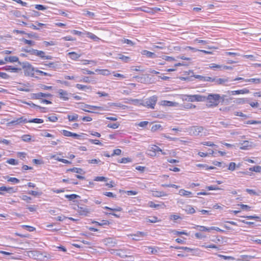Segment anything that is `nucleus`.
<instances>
[{
	"instance_id": "21",
	"label": "nucleus",
	"mask_w": 261,
	"mask_h": 261,
	"mask_svg": "<svg viewBox=\"0 0 261 261\" xmlns=\"http://www.w3.org/2000/svg\"><path fill=\"white\" fill-rule=\"evenodd\" d=\"M151 8L147 7L146 6H143L141 7H138L135 9L136 11H141L147 13L153 14V12L151 11Z\"/></svg>"
},
{
	"instance_id": "22",
	"label": "nucleus",
	"mask_w": 261,
	"mask_h": 261,
	"mask_svg": "<svg viewBox=\"0 0 261 261\" xmlns=\"http://www.w3.org/2000/svg\"><path fill=\"white\" fill-rule=\"evenodd\" d=\"M185 49H190L193 51H200V52L203 53V54H206V55H212L213 54V51H208V50H199V49H197L196 48L191 47V46H187L185 48Z\"/></svg>"
},
{
	"instance_id": "9",
	"label": "nucleus",
	"mask_w": 261,
	"mask_h": 261,
	"mask_svg": "<svg viewBox=\"0 0 261 261\" xmlns=\"http://www.w3.org/2000/svg\"><path fill=\"white\" fill-rule=\"evenodd\" d=\"M23 51H25V53H29L31 55H35L36 56H38L41 59H43V57H45V53L42 50H38L37 49H23Z\"/></svg>"
},
{
	"instance_id": "52",
	"label": "nucleus",
	"mask_w": 261,
	"mask_h": 261,
	"mask_svg": "<svg viewBox=\"0 0 261 261\" xmlns=\"http://www.w3.org/2000/svg\"><path fill=\"white\" fill-rule=\"evenodd\" d=\"M65 197L69 200H72L79 197V196L75 194H72L70 195H65Z\"/></svg>"
},
{
	"instance_id": "3",
	"label": "nucleus",
	"mask_w": 261,
	"mask_h": 261,
	"mask_svg": "<svg viewBox=\"0 0 261 261\" xmlns=\"http://www.w3.org/2000/svg\"><path fill=\"white\" fill-rule=\"evenodd\" d=\"M158 100V97L156 95L152 96L146 99L144 103H141L140 105L147 108L154 109Z\"/></svg>"
},
{
	"instance_id": "42",
	"label": "nucleus",
	"mask_w": 261,
	"mask_h": 261,
	"mask_svg": "<svg viewBox=\"0 0 261 261\" xmlns=\"http://www.w3.org/2000/svg\"><path fill=\"white\" fill-rule=\"evenodd\" d=\"M55 157H56L55 155L53 156V158H55L56 160H57L59 162H62L63 163L66 164H71V163H72L71 162H70L66 159H64L59 158H56Z\"/></svg>"
},
{
	"instance_id": "39",
	"label": "nucleus",
	"mask_w": 261,
	"mask_h": 261,
	"mask_svg": "<svg viewBox=\"0 0 261 261\" xmlns=\"http://www.w3.org/2000/svg\"><path fill=\"white\" fill-rule=\"evenodd\" d=\"M246 82L253 83L255 84H259L261 82V80L259 78H252L249 79H246L245 80Z\"/></svg>"
},
{
	"instance_id": "34",
	"label": "nucleus",
	"mask_w": 261,
	"mask_h": 261,
	"mask_svg": "<svg viewBox=\"0 0 261 261\" xmlns=\"http://www.w3.org/2000/svg\"><path fill=\"white\" fill-rule=\"evenodd\" d=\"M241 217L246 218L249 220H255L256 221L261 222V218L259 216L256 215L242 216Z\"/></svg>"
},
{
	"instance_id": "24",
	"label": "nucleus",
	"mask_w": 261,
	"mask_h": 261,
	"mask_svg": "<svg viewBox=\"0 0 261 261\" xmlns=\"http://www.w3.org/2000/svg\"><path fill=\"white\" fill-rule=\"evenodd\" d=\"M68 55L71 60L74 61L77 60L81 57L80 54H78L74 51L68 53Z\"/></svg>"
},
{
	"instance_id": "37",
	"label": "nucleus",
	"mask_w": 261,
	"mask_h": 261,
	"mask_svg": "<svg viewBox=\"0 0 261 261\" xmlns=\"http://www.w3.org/2000/svg\"><path fill=\"white\" fill-rule=\"evenodd\" d=\"M194 228L202 231H210V227H206L204 226L196 225L194 227Z\"/></svg>"
},
{
	"instance_id": "50",
	"label": "nucleus",
	"mask_w": 261,
	"mask_h": 261,
	"mask_svg": "<svg viewBox=\"0 0 261 261\" xmlns=\"http://www.w3.org/2000/svg\"><path fill=\"white\" fill-rule=\"evenodd\" d=\"M249 142L248 141H244L242 144V146L240 147L241 149L246 150L247 149L249 146Z\"/></svg>"
},
{
	"instance_id": "40",
	"label": "nucleus",
	"mask_w": 261,
	"mask_h": 261,
	"mask_svg": "<svg viewBox=\"0 0 261 261\" xmlns=\"http://www.w3.org/2000/svg\"><path fill=\"white\" fill-rule=\"evenodd\" d=\"M35 73L39 75L51 76V74L44 72L39 69H36Z\"/></svg>"
},
{
	"instance_id": "51",
	"label": "nucleus",
	"mask_w": 261,
	"mask_h": 261,
	"mask_svg": "<svg viewBox=\"0 0 261 261\" xmlns=\"http://www.w3.org/2000/svg\"><path fill=\"white\" fill-rule=\"evenodd\" d=\"M24 142H30L31 140V136L30 135H23L21 137Z\"/></svg>"
},
{
	"instance_id": "35",
	"label": "nucleus",
	"mask_w": 261,
	"mask_h": 261,
	"mask_svg": "<svg viewBox=\"0 0 261 261\" xmlns=\"http://www.w3.org/2000/svg\"><path fill=\"white\" fill-rule=\"evenodd\" d=\"M170 232L173 233L176 236H179L181 234H185L186 236H189V234L185 231H177L175 230H171Z\"/></svg>"
},
{
	"instance_id": "11",
	"label": "nucleus",
	"mask_w": 261,
	"mask_h": 261,
	"mask_svg": "<svg viewBox=\"0 0 261 261\" xmlns=\"http://www.w3.org/2000/svg\"><path fill=\"white\" fill-rule=\"evenodd\" d=\"M147 235V233L144 232L137 231L136 233L129 234L127 236L133 237V240L135 241H139L140 240V238H142Z\"/></svg>"
},
{
	"instance_id": "31",
	"label": "nucleus",
	"mask_w": 261,
	"mask_h": 261,
	"mask_svg": "<svg viewBox=\"0 0 261 261\" xmlns=\"http://www.w3.org/2000/svg\"><path fill=\"white\" fill-rule=\"evenodd\" d=\"M249 170L251 172H255L256 173L261 172V166H254L249 168Z\"/></svg>"
},
{
	"instance_id": "45",
	"label": "nucleus",
	"mask_w": 261,
	"mask_h": 261,
	"mask_svg": "<svg viewBox=\"0 0 261 261\" xmlns=\"http://www.w3.org/2000/svg\"><path fill=\"white\" fill-rule=\"evenodd\" d=\"M76 88L81 90H85L86 89H90V87L87 86L86 85H84L82 84H77L75 85Z\"/></svg>"
},
{
	"instance_id": "12",
	"label": "nucleus",
	"mask_w": 261,
	"mask_h": 261,
	"mask_svg": "<svg viewBox=\"0 0 261 261\" xmlns=\"http://www.w3.org/2000/svg\"><path fill=\"white\" fill-rule=\"evenodd\" d=\"M52 95L50 93H44L42 92H39L37 93H33L32 98L34 99H40L42 97H51Z\"/></svg>"
},
{
	"instance_id": "32",
	"label": "nucleus",
	"mask_w": 261,
	"mask_h": 261,
	"mask_svg": "<svg viewBox=\"0 0 261 261\" xmlns=\"http://www.w3.org/2000/svg\"><path fill=\"white\" fill-rule=\"evenodd\" d=\"M45 24L40 22H37V25L34 24H32L30 25V27L33 30H39L40 28H42L43 26H45Z\"/></svg>"
},
{
	"instance_id": "64",
	"label": "nucleus",
	"mask_w": 261,
	"mask_h": 261,
	"mask_svg": "<svg viewBox=\"0 0 261 261\" xmlns=\"http://www.w3.org/2000/svg\"><path fill=\"white\" fill-rule=\"evenodd\" d=\"M122 153V151L120 149H115L113 150V153L111 154L112 156L114 155H120Z\"/></svg>"
},
{
	"instance_id": "38",
	"label": "nucleus",
	"mask_w": 261,
	"mask_h": 261,
	"mask_svg": "<svg viewBox=\"0 0 261 261\" xmlns=\"http://www.w3.org/2000/svg\"><path fill=\"white\" fill-rule=\"evenodd\" d=\"M22 103H24V104H26V105H28L31 106V107L37 108L38 109H45V108L39 106H37V105L34 104V103H33L32 102L22 101Z\"/></svg>"
},
{
	"instance_id": "46",
	"label": "nucleus",
	"mask_w": 261,
	"mask_h": 261,
	"mask_svg": "<svg viewBox=\"0 0 261 261\" xmlns=\"http://www.w3.org/2000/svg\"><path fill=\"white\" fill-rule=\"evenodd\" d=\"M21 227L24 229H25L26 230H27L28 231H29L30 232H32V231H34L36 230L35 227H34L33 226H29V225H21Z\"/></svg>"
},
{
	"instance_id": "30",
	"label": "nucleus",
	"mask_w": 261,
	"mask_h": 261,
	"mask_svg": "<svg viewBox=\"0 0 261 261\" xmlns=\"http://www.w3.org/2000/svg\"><path fill=\"white\" fill-rule=\"evenodd\" d=\"M96 72L103 75H108L110 74V71L108 69H96Z\"/></svg>"
},
{
	"instance_id": "17",
	"label": "nucleus",
	"mask_w": 261,
	"mask_h": 261,
	"mask_svg": "<svg viewBox=\"0 0 261 261\" xmlns=\"http://www.w3.org/2000/svg\"><path fill=\"white\" fill-rule=\"evenodd\" d=\"M58 93L59 97L61 99L64 100H67L69 99L68 94L66 91L63 89H59L58 91Z\"/></svg>"
},
{
	"instance_id": "28",
	"label": "nucleus",
	"mask_w": 261,
	"mask_h": 261,
	"mask_svg": "<svg viewBox=\"0 0 261 261\" xmlns=\"http://www.w3.org/2000/svg\"><path fill=\"white\" fill-rule=\"evenodd\" d=\"M85 34L87 35L88 37H89V38L91 39L94 41H98L100 40L99 38H98L97 36H96L95 35L92 33L86 32L85 33Z\"/></svg>"
},
{
	"instance_id": "48",
	"label": "nucleus",
	"mask_w": 261,
	"mask_h": 261,
	"mask_svg": "<svg viewBox=\"0 0 261 261\" xmlns=\"http://www.w3.org/2000/svg\"><path fill=\"white\" fill-rule=\"evenodd\" d=\"M44 122L43 120L40 118H34L28 121L29 123H42Z\"/></svg>"
},
{
	"instance_id": "5",
	"label": "nucleus",
	"mask_w": 261,
	"mask_h": 261,
	"mask_svg": "<svg viewBox=\"0 0 261 261\" xmlns=\"http://www.w3.org/2000/svg\"><path fill=\"white\" fill-rule=\"evenodd\" d=\"M159 152H161L163 154H166V153L163 151L159 147L155 145H152L148 149L147 154L150 156L154 157L156 156V153Z\"/></svg>"
},
{
	"instance_id": "23",
	"label": "nucleus",
	"mask_w": 261,
	"mask_h": 261,
	"mask_svg": "<svg viewBox=\"0 0 261 261\" xmlns=\"http://www.w3.org/2000/svg\"><path fill=\"white\" fill-rule=\"evenodd\" d=\"M67 172H75L78 174H84L85 172L83 171V170L82 168H76V167H73L72 168L68 169L66 170Z\"/></svg>"
},
{
	"instance_id": "14",
	"label": "nucleus",
	"mask_w": 261,
	"mask_h": 261,
	"mask_svg": "<svg viewBox=\"0 0 261 261\" xmlns=\"http://www.w3.org/2000/svg\"><path fill=\"white\" fill-rule=\"evenodd\" d=\"M92 223L94 224L96 226L103 227H106V226H109L111 224V222L107 220H102L100 222L93 221H92Z\"/></svg>"
},
{
	"instance_id": "63",
	"label": "nucleus",
	"mask_w": 261,
	"mask_h": 261,
	"mask_svg": "<svg viewBox=\"0 0 261 261\" xmlns=\"http://www.w3.org/2000/svg\"><path fill=\"white\" fill-rule=\"evenodd\" d=\"M234 115L236 116H239V117H243L245 118H247L248 117L247 115L243 113L242 112H241L240 111L235 112L234 113Z\"/></svg>"
},
{
	"instance_id": "20",
	"label": "nucleus",
	"mask_w": 261,
	"mask_h": 261,
	"mask_svg": "<svg viewBox=\"0 0 261 261\" xmlns=\"http://www.w3.org/2000/svg\"><path fill=\"white\" fill-rule=\"evenodd\" d=\"M17 191V189H14L13 187H7L5 186H2L0 187V192H2V191H5L8 193H15Z\"/></svg>"
},
{
	"instance_id": "7",
	"label": "nucleus",
	"mask_w": 261,
	"mask_h": 261,
	"mask_svg": "<svg viewBox=\"0 0 261 261\" xmlns=\"http://www.w3.org/2000/svg\"><path fill=\"white\" fill-rule=\"evenodd\" d=\"M24 74L26 76L33 77L35 73V69L30 64L25 65L23 67Z\"/></svg>"
},
{
	"instance_id": "53",
	"label": "nucleus",
	"mask_w": 261,
	"mask_h": 261,
	"mask_svg": "<svg viewBox=\"0 0 261 261\" xmlns=\"http://www.w3.org/2000/svg\"><path fill=\"white\" fill-rule=\"evenodd\" d=\"M161 220L158 219V218L156 216H153L151 217V219H148L147 220V222L152 223H154L156 222H160Z\"/></svg>"
},
{
	"instance_id": "16",
	"label": "nucleus",
	"mask_w": 261,
	"mask_h": 261,
	"mask_svg": "<svg viewBox=\"0 0 261 261\" xmlns=\"http://www.w3.org/2000/svg\"><path fill=\"white\" fill-rule=\"evenodd\" d=\"M28 122V120L23 117H21L15 120H13L9 122V124L12 125H18L20 123H24Z\"/></svg>"
},
{
	"instance_id": "49",
	"label": "nucleus",
	"mask_w": 261,
	"mask_h": 261,
	"mask_svg": "<svg viewBox=\"0 0 261 261\" xmlns=\"http://www.w3.org/2000/svg\"><path fill=\"white\" fill-rule=\"evenodd\" d=\"M186 212L188 214H192L195 213V210L194 208L193 207H192V206L188 205V206H187V207L186 209Z\"/></svg>"
},
{
	"instance_id": "36",
	"label": "nucleus",
	"mask_w": 261,
	"mask_h": 261,
	"mask_svg": "<svg viewBox=\"0 0 261 261\" xmlns=\"http://www.w3.org/2000/svg\"><path fill=\"white\" fill-rule=\"evenodd\" d=\"M147 248L150 250V253L151 254H155L158 252L159 247L148 246Z\"/></svg>"
},
{
	"instance_id": "4",
	"label": "nucleus",
	"mask_w": 261,
	"mask_h": 261,
	"mask_svg": "<svg viewBox=\"0 0 261 261\" xmlns=\"http://www.w3.org/2000/svg\"><path fill=\"white\" fill-rule=\"evenodd\" d=\"M82 110L88 113H98V111H104L105 109L102 107L85 105Z\"/></svg>"
},
{
	"instance_id": "41",
	"label": "nucleus",
	"mask_w": 261,
	"mask_h": 261,
	"mask_svg": "<svg viewBox=\"0 0 261 261\" xmlns=\"http://www.w3.org/2000/svg\"><path fill=\"white\" fill-rule=\"evenodd\" d=\"M118 59L125 63L128 62L130 60V57L124 56L122 54L118 55Z\"/></svg>"
},
{
	"instance_id": "19",
	"label": "nucleus",
	"mask_w": 261,
	"mask_h": 261,
	"mask_svg": "<svg viewBox=\"0 0 261 261\" xmlns=\"http://www.w3.org/2000/svg\"><path fill=\"white\" fill-rule=\"evenodd\" d=\"M178 194L181 196H185L187 197H193V194L191 191H187L184 189H180L179 190Z\"/></svg>"
},
{
	"instance_id": "58",
	"label": "nucleus",
	"mask_w": 261,
	"mask_h": 261,
	"mask_svg": "<svg viewBox=\"0 0 261 261\" xmlns=\"http://www.w3.org/2000/svg\"><path fill=\"white\" fill-rule=\"evenodd\" d=\"M119 126H120V124L118 123H110V124H108L107 125V126L109 128H113V129H116V128H118Z\"/></svg>"
},
{
	"instance_id": "55",
	"label": "nucleus",
	"mask_w": 261,
	"mask_h": 261,
	"mask_svg": "<svg viewBox=\"0 0 261 261\" xmlns=\"http://www.w3.org/2000/svg\"><path fill=\"white\" fill-rule=\"evenodd\" d=\"M17 156L21 160H24L27 156V153L24 152H18Z\"/></svg>"
},
{
	"instance_id": "26",
	"label": "nucleus",
	"mask_w": 261,
	"mask_h": 261,
	"mask_svg": "<svg viewBox=\"0 0 261 261\" xmlns=\"http://www.w3.org/2000/svg\"><path fill=\"white\" fill-rule=\"evenodd\" d=\"M2 69L12 72H17L19 70L18 68L12 66H6L3 67Z\"/></svg>"
},
{
	"instance_id": "60",
	"label": "nucleus",
	"mask_w": 261,
	"mask_h": 261,
	"mask_svg": "<svg viewBox=\"0 0 261 261\" xmlns=\"http://www.w3.org/2000/svg\"><path fill=\"white\" fill-rule=\"evenodd\" d=\"M162 59L168 62H172L175 61V59L174 57L167 56H163Z\"/></svg>"
},
{
	"instance_id": "56",
	"label": "nucleus",
	"mask_w": 261,
	"mask_h": 261,
	"mask_svg": "<svg viewBox=\"0 0 261 261\" xmlns=\"http://www.w3.org/2000/svg\"><path fill=\"white\" fill-rule=\"evenodd\" d=\"M216 83L218 85H223L225 83L227 82L228 81V80L226 79H218L217 80H215Z\"/></svg>"
},
{
	"instance_id": "27",
	"label": "nucleus",
	"mask_w": 261,
	"mask_h": 261,
	"mask_svg": "<svg viewBox=\"0 0 261 261\" xmlns=\"http://www.w3.org/2000/svg\"><path fill=\"white\" fill-rule=\"evenodd\" d=\"M141 54L143 55H145L148 58H154L156 57L154 53L149 51L147 50H143L141 51Z\"/></svg>"
},
{
	"instance_id": "61",
	"label": "nucleus",
	"mask_w": 261,
	"mask_h": 261,
	"mask_svg": "<svg viewBox=\"0 0 261 261\" xmlns=\"http://www.w3.org/2000/svg\"><path fill=\"white\" fill-rule=\"evenodd\" d=\"M94 180L96 181H106L107 178L104 176H96L94 178Z\"/></svg>"
},
{
	"instance_id": "54",
	"label": "nucleus",
	"mask_w": 261,
	"mask_h": 261,
	"mask_svg": "<svg viewBox=\"0 0 261 261\" xmlns=\"http://www.w3.org/2000/svg\"><path fill=\"white\" fill-rule=\"evenodd\" d=\"M236 164L234 162H230L228 166V169L230 171H233L236 169Z\"/></svg>"
},
{
	"instance_id": "47",
	"label": "nucleus",
	"mask_w": 261,
	"mask_h": 261,
	"mask_svg": "<svg viewBox=\"0 0 261 261\" xmlns=\"http://www.w3.org/2000/svg\"><path fill=\"white\" fill-rule=\"evenodd\" d=\"M28 194L34 196H40L42 195V193L40 191L31 190L28 192Z\"/></svg>"
},
{
	"instance_id": "44",
	"label": "nucleus",
	"mask_w": 261,
	"mask_h": 261,
	"mask_svg": "<svg viewBox=\"0 0 261 261\" xmlns=\"http://www.w3.org/2000/svg\"><path fill=\"white\" fill-rule=\"evenodd\" d=\"M184 64L183 63H176L174 65V68H169V69H167L166 70V71L167 72H172V71H176V67H178V66H184Z\"/></svg>"
},
{
	"instance_id": "10",
	"label": "nucleus",
	"mask_w": 261,
	"mask_h": 261,
	"mask_svg": "<svg viewBox=\"0 0 261 261\" xmlns=\"http://www.w3.org/2000/svg\"><path fill=\"white\" fill-rule=\"evenodd\" d=\"M103 244L108 247H115L117 244V241L112 238H107L102 240Z\"/></svg>"
},
{
	"instance_id": "62",
	"label": "nucleus",
	"mask_w": 261,
	"mask_h": 261,
	"mask_svg": "<svg viewBox=\"0 0 261 261\" xmlns=\"http://www.w3.org/2000/svg\"><path fill=\"white\" fill-rule=\"evenodd\" d=\"M21 41H22L24 44H28L29 45H35V42L32 40H29L26 39L22 38L21 39Z\"/></svg>"
},
{
	"instance_id": "1",
	"label": "nucleus",
	"mask_w": 261,
	"mask_h": 261,
	"mask_svg": "<svg viewBox=\"0 0 261 261\" xmlns=\"http://www.w3.org/2000/svg\"><path fill=\"white\" fill-rule=\"evenodd\" d=\"M225 95H221L218 93H210L207 96H205L206 106L208 108H215L217 107L220 103L224 102Z\"/></svg>"
},
{
	"instance_id": "33",
	"label": "nucleus",
	"mask_w": 261,
	"mask_h": 261,
	"mask_svg": "<svg viewBox=\"0 0 261 261\" xmlns=\"http://www.w3.org/2000/svg\"><path fill=\"white\" fill-rule=\"evenodd\" d=\"M196 108V106L192 104V103H188L186 105H184L181 106V110H188V109H193Z\"/></svg>"
},
{
	"instance_id": "43",
	"label": "nucleus",
	"mask_w": 261,
	"mask_h": 261,
	"mask_svg": "<svg viewBox=\"0 0 261 261\" xmlns=\"http://www.w3.org/2000/svg\"><path fill=\"white\" fill-rule=\"evenodd\" d=\"M67 118L69 121H76L77 120L79 116L76 114H74L73 115H68Z\"/></svg>"
},
{
	"instance_id": "8",
	"label": "nucleus",
	"mask_w": 261,
	"mask_h": 261,
	"mask_svg": "<svg viewBox=\"0 0 261 261\" xmlns=\"http://www.w3.org/2000/svg\"><path fill=\"white\" fill-rule=\"evenodd\" d=\"M186 99L190 102L203 101L205 100V96L198 94L188 95Z\"/></svg>"
},
{
	"instance_id": "29",
	"label": "nucleus",
	"mask_w": 261,
	"mask_h": 261,
	"mask_svg": "<svg viewBox=\"0 0 261 261\" xmlns=\"http://www.w3.org/2000/svg\"><path fill=\"white\" fill-rule=\"evenodd\" d=\"M162 126L160 124H156L153 125L151 128V131L152 132H155L158 130H162L163 129Z\"/></svg>"
},
{
	"instance_id": "15",
	"label": "nucleus",
	"mask_w": 261,
	"mask_h": 261,
	"mask_svg": "<svg viewBox=\"0 0 261 261\" xmlns=\"http://www.w3.org/2000/svg\"><path fill=\"white\" fill-rule=\"evenodd\" d=\"M250 93V91L249 89L247 88H244L240 90H233L230 91V93L232 95H236L240 94H246Z\"/></svg>"
},
{
	"instance_id": "59",
	"label": "nucleus",
	"mask_w": 261,
	"mask_h": 261,
	"mask_svg": "<svg viewBox=\"0 0 261 261\" xmlns=\"http://www.w3.org/2000/svg\"><path fill=\"white\" fill-rule=\"evenodd\" d=\"M132 161L131 159L129 158H123L121 159L120 160H119L118 162L119 163H129Z\"/></svg>"
},
{
	"instance_id": "6",
	"label": "nucleus",
	"mask_w": 261,
	"mask_h": 261,
	"mask_svg": "<svg viewBox=\"0 0 261 261\" xmlns=\"http://www.w3.org/2000/svg\"><path fill=\"white\" fill-rule=\"evenodd\" d=\"M103 208L111 212L109 213H106V215H111L117 218H119L120 217V215L117 214L116 212H122L123 210L122 208L120 206H117L115 208H111L106 206H105Z\"/></svg>"
},
{
	"instance_id": "13",
	"label": "nucleus",
	"mask_w": 261,
	"mask_h": 261,
	"mask_svg": "<svg viewBox=\"0 0 261 261\" xmlns=\"http://www.w3.org/2000/svg\"><path fill=\"white\" fill-rule=\"evenodd\" d=\"M190 133L193 135H198L199 133H201L203 128L201 126H193L190 128Z\"/></svg>"
},
{
	"instance_id": "25",
	"label": "nucleus",
	"mask_w": 261,
	"mask_h": 261,
	"mask_svg": "<svg viewBox=\"0 0 261 261\" xmlns=\"http://www.w3.org/2000/svg\"><path fill=\"white\" fill-rule=\"evenodd\" d=\"M152 196L155 197L166 196L167 194L164 191H152Z\"/></svg>"
},
{
	"instance_id": "2",
	"label": "nucleus",
	"mask_w": 261,
	"mask_h": 261,
	"mask_svg": "<svg viewBox=\"0 0 261 261\" xmlns=\"http://www.w3.org/2000/svg\"><path fill=\"white\" fill-rule=\"evenodd\" d=\"M73 202V208L78 213L79 215L87 216L90 213V210L87 206L80 204L77 201H74Z\"/></svg>"
},
{
	"instance_id": "57",
	"label": "nucleus",
	"mask_w": 261,
	"mask_h": 261,
	"mask_svg": "<svg viewBox=\"0 0 261 261\" xmlns=\"http://www.w3.org/2000/svg\"><path fill=\"white\" fill-rule=\"evenodd\" d=\"M6 162L9 164L12 165H16L18 164V161L14 159H9L7 160Z\"/></svg>"
},
{
	"instance_id": "18",
	"label": "nucleus",
	"mask_w": 261,
	"mask_h": 261,
	"mask_svg": "<svg viewBox=\"0 0 261 261\" xmlns=\"http://www.w3.org/2000/svg\"><path fill=\"white\" fill-rule=\"evenodd\" d=\"M160 105L163 106L176 107L178 105V103L177 102L164 100L161 101Z\"/></svg>"
}]
</instances>
